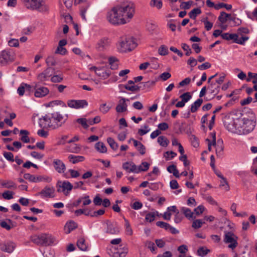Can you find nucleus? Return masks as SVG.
<instances>
[{
    "mask_svg": "<svg viewBox=\"0 0 257 257\" xmlns=\"http://www.w3.org/2000/svg\"><path fill=\"white\" fill-rule=\"evenodd\" d=\"M68 118V114L63 115L59 111H53L40 118L38 121L39 125L42 128L57 130L64 125ZM37 135L42 138H46L49 135V133L44 129H41L38 131Z\"/></svg>",
    "mask_w": 257,
    "mask_h": 257,
    "instance_id": "nucleus-1",
    "label": "nucleus"
},
{
    "mask_svg": "<svg viewBox=\"0 0 257 257\" xmlns=\"http://www.w3.org/2000/svg\"><path fill=\"white\" fill-rule=\"evenodd\" d=\"M135 11L134 5L131 3L118 5L107 13V19L110 23L114 25L124 24L132 19Z\"/></svg>",
    "mask_w": 257,
    "mask_h": 257,
    "instance_id": "nucleus-2",
    "label": "nucleus"
},
{
    "mask_svg": "<svg viewBox=\"0 0 257 257\" xmlns=\"http://www.w3.org/2000/svg\"><path fill=\"white\" fill-rule=\"evenodd\" d=\"M30 239L34 244L43 246L52 245L57 243L55 236L46 233L33 234L30 237Z\"/></svg>",
    "mask_w": 257,
    "mask_h": 257,
    "instance_id": "nucleus-3",
    "label": "nucleus"
},
{
    "mask_svg": "<svg viewBox=\"0 0 257 257\" xmlns=\"http://www.w3.org/2000/svg\"><path fill=\"white\" fill-rule=\"evenodd\" d=\"M150 164L146 162H142L139 166H137L133 162H126L122 164V168L128 173H139L142 171H147L149 168Z\"/></svg>",
    "mask_w": 257,
    "mask_h": 257,
    "instance_id": "nucleus-4",
    "label": "nucleus"
},
{
    "mask_svg": "<svg viewBox=\"0 0 257 257\" xmlns=\"http://www.w3.org/2000/svg\"><path fill=\"white\" fill-rule=\"evenodd\" d=\"M119 50L121 52H126L131 51L135 49L137 44L133 38H123L119 42Z\"/></svg>",
    "mask_w": 257,
    "mask_h": 257,
    "instance_id": "nucleus-5",
    "label": "nucleus"
},
{
    "mask_svg": "<svg viewBox=\"0 0 257 257\" xmlns=\"http://www.w3.org/2000/svg\"><path fill=\"white\" fill-rule=\"evenodd\" d=\"M15 59V53L13 49H9L2 51L0 55V66L12 62Z\"/></svg>",
    "mask_w": 257,
    "mask_h": 257,
    "instance_id": "nucleus-6",
    "label": "nucleus"
},
{
    "mask_svg": "<svg viewBox=\"0 0 257 257\" xmlns=\"http://www.w3.org/2000/svg\"><path fill=\"white\" fill-rule=\"evenodd\" d=\"M26 6L28 9L32 10H39L41 8V11H47L48 8L44 5V0H29Z\"/></svg>",
    "mask_w": 257,
    "mask_h": 257,
    "instance_id": "nucleus-7",
    "label": "nucleus"
},
{
    "mask_svg": "<svg viewBox=\"0 0 257 257\" xmlns=\"http://www.w3.org/2000/svg\"><path fill=\"white\" fill-rule=\"evenodd\" d=\"M106 228L105 233L110 235H116L120 232L118 224L115 221H111L107 220L105 221Z\"/></svg>",
    "mask_w": 257,
    "mask_h": 257,
    "instance_id": "nucleus-8",
    "label": "nucleus"
},
{
    "mask_svg": "<svg viewBox=\"0 0 257 257\" xmlns=\"http://www.w3.org/2000/svg\"><path fill=\"white\" fill-rule=\"evenodd\" d=\"M237 238L238 237L234 233L229 231L225 233L224 241L225 243H229L228 247L233 249L238 244L237 242Z\"/></svg>",
    "mask_w": 257,
    "mask_h": 257,
    "instance_id": "nucleus-9",
    "label": "nucleus"
},
{
    "mask_svg": "<svg viewBox=\"0 0 257 257\" xmlns=\"http://www.w3.org/2000/svg\"><path fill=\"white\" fill-rule=\"evenodd\" d=\"M57 191L58 192H62L65 195H69L70 192L73 189V185L68 181L63 182H58L57 183Z\"/></svg>",
    "mask_w": 257,
    "mask_h": 257,
    "instance_id": "nucleus-10",
    "label": "nucleus"
},
{
    "mask_svg": "<svg viewBox=\"0 0 257 257\" xmlns=\"http://www.w3.org/2000/svg\"><path fill=\"white\" fill-rule=\"evenodd\" d=\"M90 70L94 71L95 74L103 79H107L110 75V70L104 67L97 68L93 66L90 67Z\"/></svg>",
    "mask_w": 257,
    "mask_h": 257,
    "instance_id": "nucleus-11",
    "label": "nucleus"
},
{
    "mask_svg": "<svg viewBox=\"0 0 257 257\" xmlns=\"http://www.w3.org/2000/svg\"><path fill=\"white\" fill-rule=\"evenodd\" d=\"M242 121L244 133L248 134L252 131L254 128L256 124L255 120L243 118Z\"/></svg>",
    "mask_w": 257,
    "mask_h": 257,
    "instance_id": "nucleus-12",
    "label": "nucleus"
},
{
    "mask_svg": "<svg viewBox=\"0 0 257 257\" xmlns=\"http://www.w3.org/2000/svg\"><path fill=\"white\" fill-rule=\"evenodd\" d=\"M67 105L71 108L79 109L88 105V102L85 100H69L67 101Z\"/></svg>",
    "mask_w": 257,
    "mask_h": 257,
    "instance_id": "nucleus-13",
    "label": "nucleus"
},
{
    "mask_svg": "<svg viewBox=\"0 0 257 257\" xmlns=\"http://www.w3.org/2000/svg\"><path fill=\"white\" fill-rule=\"evenodd\" d=\"M35 90L34 95L36 97H43L47 95L49 90L46 87L41 86L39 84H36L34 86Z\"/></svg>",
    "mask_w": 257,
    "mask_h": 257,
    "instance_id": "nucleus-14",
    "label": "nucleus"
},
{
    "mask_svg": "<svg viewBox=\"0 0 257 257\" xmlns=\"http://www.w3.org/2000/svg\"><path fill=\"white\" fill-rule=\"evenodd\" d=\"M55 191L54 187L46 186L37 194L41 195L42 198H53L55 197Z\"/></svg>",
    "mask_w": 257,
    "mask_h": 257,
    "instance_id": "nucleus-15",
    "label": "nucleus"
},
{
    "mask_svg": "<svg viewBox=\"0 0 257 257\" xmlns=\"http://www.w3.org/2000/svg\"><path fill=\"white\" fill-rule=\"evenodd\" d=\"M249 39L248 36H242L238 39V35L236 34H228L227 40H232L233 42L240 45H244L245 42Z\"/></svg>",
    "mask_w": 257,
    "mask_h": 257,
    "instance_id": "nucleus-16",
    "label": "nucleus"
},
{
    "mask_svg": "<svg viewBox=\"0 0 257 257\" xmlns=\"http://www.w3.org/2000/svg\"><path fill=\"white\" fill-rule=\"evenodd\" d=\"M110 41L108 38H102L97 43L96 49L98 51H103L108 48L110 45Z\"/></svg>",
    "mask_w": 257,
    "mask_h": 257,
    "instance_id": "nucleus-17",
    "label": "nucleus"
},
{
    "mask_svg": "<svg viewBox=\"0 0 257 257\" xmlns=\"http://www.w3.org/2000/svg\"><path fill=\"white\" fill-rule=\"evenodd\" d=\"M53 165L55 171L59 174L64 173L66 171V168L65 164L60 159H54Z\"/></svg>",
    "mask_w": 257,
    "mask_h": 257,
    "instance_id": "nucleus-18",
    "label": "nucleus"
},
{
    "mask_svg": "<svg viewBox=\"0 0 257 257\" xmlns=\"http://www.w3.org/2000/svg\"><path fill=\"white\" fill-rule=\"evenodd\" d=\"M16 244L14 242L8 241L0 244V248L3 251L8 253H12L16 248Z\"/></svg>",
    "mask_w": 257,
    "mask_h": 257,
    "instance_id": "nucleus-19",
    "label": "nucleus"
},
{
    "mask_svg": "<svg viewBox=\"0 0 257 257\" xmlns=\"http://www.w3.org/2000/svg\"><path fill=\"white\" fill-rule=\"evenodd\" d=\"M209 84V85L207 87L209 90L208 94L211 96V98H213L219 93L220 86L213 82Z\"/></svg>",
    "mask_w": 257,
    "mask_h": 257,
    "instance_id": "nucleus-20",
    "label": "nucleus"
},
{
    "mask_svg": "<svg viewBox=\"0 0 257 257\" xmlns=\"http://www.w3.org/2000/svg\"><path fill=\"white\" fill-rule=\"evenodd\" d=\"M126 101H128V99L125 98H121L119 100L118 104L115 107V110L118 113H122L127 110V105L126 103Z\"/></svg>",
    "mask_w": 257,
    "mask_h": 257,
    "instance_id": "nucleus-21",
    "label": "nucleus"
},
{
    "mask_svg": "<svg viewBox=\"0 0 257 257\" xmlns=\"http://www.w3.org/2000/svg\"><path fill=\"white\" fill-rule=\"evenodd\" d=\"M216 148V154L218 157H221L223 155L224 149L223 142L221 139H218L216 142V145H213Z\"/></svg>",
    "mask_w": 257,
    "mask_h": 257,
    "instance_id": "nucleus-22",
    "label": "nucleus"
},
{
    "mask_svg": "<svg viewBox=\"0 0 257 257\" xmlns=\"http://www.w3.org/2000/svg\"><path fill=\"white\" fill-rule=\"evenodd\" d=\"M1 186L3 188L7 189H16L17 188L16 184L14 181L10 180L2 181Z\"/></svg>",
    "mask_w": 257,
    "mask_h": 257,
    "instance_id": "nucleus-23",
    "label": "nucleus"
},
{
    "mask_svg": "<svg viewBox=\"0 0 257 257\" xmlns=\"http://www.w3.org/2000/svg\"><path fill=\"white\" fill-rule=\"evenodd\" d=\"M77 227V224L74 221L67 222L65 226L64 230L66 233H69L71 231Z\"/></svg>",
    "mask_w": 257,
    "mask_h": 257,
    "instance_id": "nucleus-24",
    "label": "nucleus"
},
{
    "mask_svg": "<svg viewBox=\"0 0 257 257\" xmlns=\"http://www.w3.org/2000/svg\"><path fill=\"white\" fill-rule=\"evenodd\" d=\"M128 248L125 245L120 248V249L114 252V257H125L128 253Z\"/></svg>",
    "mask_w": 257,
    "mask_h": 257,
    "instance_id": "nucleus-25",
    "label": "nucleus"
},
{
    "mask_svg": "<svg viewBox=\"0 0 257 257\" xmlns=\"http://www.w3.org/2000/svg\"><path fill=\"white\" fill-rule=\"evenodd\" d=\"M69 161L73 164H76L80 162H82L84 160V157L81 156H74L70 155L68 156Z\"/></svg>",
    "mask_w": 257,
    "mask_h": 257,
    "instance_id": "nucleus-26",
    "label": "nucleus"
},
{
    "mask_svg": "<svg viewBox=\"0 0 257 257\" xmlns=\"http://www.w3.org/2000/svg\"><path fill=\"white\" fill-rule=\"evenodd\" d=\"M203 103V99L199 98L196 100L191 106L190 111L193 113L196 112Z\"/></svg>",
    "mask_w": 257,
    "mask_h": 257,
    "instance_id": "nucleus-27",
    "label": "nucleus"
},
{
    "mask_svg": "<svg viewBox=\"0 0 257 257\" xmlns=\"http://www.w3.org/2000/svg\"><path fill=\"white\" fill-rule=\"evenodd\" d=\"M78 247L82 251L87 250L88 246L85 243V240L83 237L80 238L77 242Z\"/></svg>",
    "mask_w": 257,
    "mask_h": 257,
    "instance_id": "nucleus-28",
    "label": "nucleus"
},
{
    "mask_svg": "<svg viewBox=\"0 0 257 257\" xmlns=\"http://www.w3.org/2000/svg\"><path fill=\"white\" fill-rule=\"evenodd\" d=\"M20 134L23 135L22 137L21 138V140L25 143H28L30 142V139L28 137V135L29 134V132L25 130H22L20 131Z\"/></svg>",
    "mask_w": 257,
    "mask_h": 257,
    "instance_id": "nucleus-29",
    "label": "nucleus"
},
{
    "mask_svg": "<svg viewBox=\"0 0 257 257\" xmlns=\"http://www.w3.org/2000/svg\"><path fill=\"white\" fill-rule=\"evenodd\" d=\"M95 148L101 153H105L107 152V148L102 142H99L96 143Z\"/></svg>",
    "mask_w": 257,
    "mask_h": 257,
    "instance_id": "nucleus-30",
    "label": "nucleus"
},
{
    "mask_svg": "<svg viewBox=\"0 0 257 257\" xmlns=\"http://www.w3.org/2000/svg\"><path fill=\"white\" fill-rule=\"evenodd\" d=\"M167 171L170 173H172L174 176L177 178H179L180 175L179 174V171L177 170L176 166L175 165H171L167 167Z\"/></svg>",
    "mask_w": 257,
    "mask_h": 257,
    "instance_id": "nucleus-31",
    "label": "nucleus"
},
{
    "mask_svg": "<svg viewBox=\"0 0 257 257\" xmlns=\"http://www.w3.org/2000/svg\"><path fill=\"white\" fill-rule=\"evenodd\" d=\"M201 13V10L199 8H197L193 9L192 11H191L188 15L189 17L195 20L196 19V17L197 15H200Z\"/></svg>",
    "mask_w": 257,
    "mask_h": 257,
    "instance_id": "nucleus-32",
    "label": "nucleus"
},
{
    "mask_svg": "<svg viewBox=\"0 0 257 257\" xmlns=\"http://www.w3.org/2000/svg\"><path fill=\"white\" fill-rule=\"evenodd\" d=\"M181 211L188 219H190L193 217V213L191 211L190 209L183 207L181 208Z\"/></svg>",
    "mask_w": 257,
    "mask_h": 257,
    "instance_id": "nucleus-33",
    "label": "nucleus"
},
{
    "mask_svg": "<svg viewBox=\"0 0 257 257\" xmlns=\"http://www.w3.org/2000/svg\"><path fill=\"white\" fill-rule=\"evenodd\" d=\"M124 226H125V233L127 235L131 236L133 235V231L132 230V228L131 227V225L129 223V221L128 220H127L125 218H124Z\"/></svg>",
    "mask_w": 257,
    "mask_h": 257,
    "instance_id": "nucleus-34",
    "label": "nucleus"
},
{
    "mask_svg": "<svg viewBox=\"0 0 257 257\" xmlns=\"http://www.w3.org/2000/svg\"><path fill=\"white\" fill-rule=\"evenodd\" d=\"M157 141L161 146L164 147H167L169 142L166 137L163 136L159 137Z\"/></svg>",
    "mask_w": 257,
    "mask_h": 257,
    "instance_id": "nucleus-35",
    "label": "nucleus"
},
{
    "mask_svg": "<svg viewBox=\"0 0 257 257\" xmlns=\"http://www.w3.org/2000/svg\"><path fill=\"white\" fill-rule=\"evenodd\" d=\"M111 108V106L107 105L106 103L101 104L100 105L99 110L103 114L107 113Z\"/></svg>",
    "mask_w": 257,
    "mask_h": 257,
    "instance_id": "nucleus-36",
    "label": "nucleus"
},
{
    "mask_svg": "<svg viewBox=\"0 0 257 257\" xmlns=\"http://www.w3.org/2000/svg\"><path fill=\"white\" fill-rule=\"evenodd\" d=\"M107 142L111 148L113 150H116L118 148V144L115 142L114 139L111 138H108L107 139Z\"/></svg>",
    "mask_w": 257,
    "mask_h": 257,
    "instance_id": "nucleus-37",
    "label": "nucleus"
},
{
    "mask_svg": "<svg viewBox=\"0 0 257 257\" xmlns=\"http://www.w3.org/2000/svg\"><path fill=\"white\" fill-rule=\"evenodd\" d=\"M210 252V250L205 247H200L197 250V254L203 257Z\"/></svg>",
    "mask_w": 257,
    "mask_h": 257,
    "instance_id": "nucleus-38",
    "label": "nucleus"
},
{
    "mask_svg": "<svg viewBox=\"0 0 257 257\" xmlns=\"http://www.w3.org/2000/svg\"><path fill=\"white\" fill-rule=\"evenodd\" d=\"M180 98H181V100L182 101L186 103L190 100V99L192 98V96L190 92H187L181 94L180 96Z\"/></svg>",
    "mask_w": 257,
    "mask_h": 257,
    "instance_id": "nucleus-39",
    "label": "nucleus"
},
{
    "mask_svg": "<svg viewBox=\"0 0 257 257\" xmlns=\"http://www.w3.org/2000/svg\"><path fill=\"white\" fill-rule=\"evenodd\" d=\"M251 78L254 79L252 80V82L253 84H256L257 83V73H252L250 72H248V78L246 79V81H250Z\"/></svg>",
    "mask_w": 257,
    "mask_h": 257,
    "instance_id": "nucleus-40",
    "label": "nucleus"
},
{
    "mask_svg": "<svg viewBox=\"0 0 257 257\" xmlns=\"http://www.w3.org/2000/svg\"><path fill=\"white\" fill-rule=\"evenodd\" d=\"M76 121L80 124L85 129H87L89 127V125L87 124V119L85 118H77L76 120Z\"/></svg>",
    "mask_w": 257,
    "mask_h": 257,
    "instance_id": "nucleus-41",
    "label": "nucleus"
},
{
    "mask_svg": "<svg viewBox=\"0 0 257 257\" xmlns=\"http://www.w3.org/2000/svg\"><path fill=\"white\" fill-rule=\"evenodd\" d=\"M193 2L189 1L188 2H183L180 5V8L184 10H188L190 8L191 6L193 5Z\"/></svg>",
    "mask_w": 257,
    "mask_h": 257,
    "instance_id": "nucleus-42",
    "label": "nucleus"
},
{
    "mask_svg": "<svg viewBox=\"0 0 257 257\" xmlns=\"http://www.w3.org/2000/svg\"><path fill=\"white\" fill-rule=\"evenodd\" d=\"M14 192L9 190L5 191L2 194V196L5 199L10 200L13 198Z\"/></svg>",
    "mask_w": 257,
    "mask_h": 257,
    "instance_id": "nucleus-43",
    "label": "nucleus"
},
{
    "mask_svg": "<svg viewBox=\"0 0 257 257\" xmlns=\"http://www.w3.org/2000/svg\"><path fill=\"white\" fill-rule=\"evenodd\" d=\"M208 18L203 19L201 21L204 23L205 25V28L207 31H209L211 29L213 26V23H211L207 20Z\"/></svg>",
    "mask_w": 257,
    "mask_h": 257,
    "instance_id": "nucleus-44",
    "label": "nucleus"
},
{
    "mask_svg": "<svg viewBox=\"0 0 257 257\" xmlns=\"http://www.w3.org/2000/svg\"><path fill=\"white\" fill-rule=\"evenodd\" d=\"M249 33V30L246 27H240L237 29V33L236 34L238 35V37L240 36L241 37L243 36V34H247Z\"/></svg>",
    "mask_w": 257,
    "mask_h": 257,
    "instance_id": "nucleus-45",
    "label": "nucleus"
},
{
    "mask_svg": "<svg viewBox=\"0 0 257 257\" xmlns=\"http://www.w3.org/2000/svg\"><path fill=\"white\" fill-rule=\"evenodd\" d=\"M150 5L152 7H155L158 9H160L162 7V0H152Z\"/></svg>",
    "mask_w": 257,
    "mask_h": 257,
    "instance_id": "nucleus-46",
    "label": "nucleus"
},
{
    "mask_svg": "<svg viewBox=\"0 0 257 257\" xmlns=\"http://www.w3.org/2000/svg\"><path fill=\"white\" fill-rule=\"evenodd\" d=\"M156 225L166 230H168L170 227V225L169 223L161 221H157L156 222Z\"/></svg>",
    "mask_w": 257,
    "mask_h": 257,
    "instance_id": "nucleus-47",
    "label": "nucleus"
},
{
    "mask_svg": "<svg viewBox=\"0 0 257 257\" xmlns=\"http://www.w3.org/2000/svg\"><path fill=\"white\" fill-rule=\"evenodd\" d=\"M223 8H225L227 10H230L232 8V6L231 5H228L224 3H219V4L216 5L215 6V9L216 10H219Z\"/></svg>",
    "mask_w": 257,
    "mask_h": 257,
    "instance_id": "nucleus-48",
    "label": "nucleus"
},
{
    "mask_svg": "<svg viewBox=\"0 0 257 257\" xmlns=\"http://www.w3.org/2000/svg\"><path fill=\"white\" fill-rule=\"evenodd\" d=\"M63 79V77L62 74L54 75L51 78L52 82L54 83L60 82Z\"/></svg>",
    "mask_w": 257,
    "mask_h": 257,
    "instance_id": "nucleus-49",
    "label": "nucleus"
},
{
    "mask_svg": "<svg viewBox=\"0 0 257 257\" xmlns=\"http://www.w3.org/2000/svg\"><path fill=\"white\" fill-rule=\"evenodd\" d=\"M46 62L48 66H55L56 64V60L54 56H48L46 60Z\"/></svg>",
    "mask_w": 257,
    "mask_h": 257,
    "instance_id": "nucleus-50",
    "label": "nucleus"
},
{
    "mask_svg": "<svg viewBox=\"0 0 257 257\" xmlns=\"http://www.w3.org/2000/svg\"><path fill=\"white\" fill-rule=\"evenodd\" d=\"M205 223V222H203L201 219H196L193 222L192 226L194 228H200L202 224Z\"/></svg>",
    "mask_w": 257,
    "mask_h": 257,
    "instance_id": "nucleus-51",
    "label": "nucleus"
},
{
    "mask_svg": "<svg viewBox=\"0 0 257 257\" xmlns=\"http://www.w3.org/2000/svg\"><path fill=\"white\" fill-rule=\"evenodd\" d=\"M146 245L147 246L148 248H149L153 253H156L155 251L157 249V247L155 246V245L154 242L151 241H147L146 242Z\"/></svg>",
    "mask_w": 257,
    "mask_h": 257,
    "instance_id": "nucleus-52",
    "label": "nucleus"
},
{
    "mask_svg": "<svg viewBox=\"0 0 257 257\" xmlns=\"http://www.w3.org/2000/svg\"><path fill=\"white\" fill-rule=\"evenodd\" d=\"M158 53L162 56L166 55L168 53L167 47L164 45H161L158 50Z\"/></svg>",
    "mask_w": 257,
    "mask_h": 257,
    "instance_id": "nucleus-53",
    "label": "nucleus"
},
{
    "mask_svg": "<svg viewBox=\"0 0 257 257\" xmlns=\"http://www.w3.org/2000/svg\"><path fill=\"white\" fill-rule=\"evenodd\" d=\"M171 77V74L169 72H166L160 74L158 79L164 81L169 79Z\"/></svg>",
    "mask_w": 257,
    "mask_h": 257,
    "instance_id": "nucleus-54",
    "label": "nucleus"
},
{
    "mask_svg": "<svg viewBox=\"0 0 257 257\" xmlns=\"http://www.w3.org/2000/svg\"><path fill=\"white\" fill-rule=\"evenodd\" d=\"M179 160L181 161H182L183 162V164H184L185 167H188V170H189V164H190V162L187 160V156L186 155H183L180 156L179 157Z\"/></svg>",
    "mask_w": 257,
    "mask_h": 257,
    "instance_id": "nucleus-55",
    "label": "nucleus"
},
{
    "mask_svg": "<svg viewBox=\"0 0 257 257\" xmlns=\"http://www.w3.org/2000/svg\"><path fill=\"white\" fill-rule=\"evenodd\" d=\"M155 212H150L146 214L145 219L147 221L151 222L155 220Z\"/></svg>",
    "mask_w": 257,
    "mask_h": 257,
    "instance_id": "nucleus-56",
    "label": "nucleus"
},
{
    "mask_svg": "<svg viewBox=\"0 0 257 257\" xmlns=\"http://www.w3.org/2000/svg\"><path fill=\"white\" fill-rule=\"evenodd\" d=\"M124 88L125 89L132 92L139 91L140 89V87L137 85L129 86L128 85H125Z\"/></svg>",
    "mask_w": 257,
    "mask_h": 257,
    "instance_id": "nucleus-57",
    "label": "nucleus"
},
{
    "mask_svg": "<svg viewBox=\"0 0 257 257\" xmlns=\"http://www.w3.org/2000/svg\"><path fill=\"white\" fill-rule=\"evenodd\" d=\"M4 157L8 161L13 162L14 161V155L11 152H5L4 153Z\"/></svg>",
    "mask_w": 257,
    "mask_h": 257,
    "instance_id": "nucleus-58",
    "label": "nucleus"
},
{
    "mask_svg": "<svg viewBox=\"0 0 257 257\" xmlns=\"http://www.w3.org/2000/svg\"><path fill=\"white\" fill-rule=\"evenodd\" d=\"M182 48L185 51H186L185 55L186 56H189L192 53V51L191 49L190 48L189 46L185 44V43H182L181 44Z\"/></svg>",
    "mask_w": 257,
    "mask_h": 257,
    "instance_id": "nucleus-59",
    "label": "nucleus"
},
{
    "mask_svg": "<svg viewBox=\"0 0 257 257\" xmlns=\"http://www.w3.org/2000/svg\"><path fill=\"white\" fill-rule=\"evenodd\" d=\"M25 83H22L17 89V92L21 96L24 95L25 92Z\"/></svg>",
    "mask_w": 257,
    "mask_h": 257,
    "instance_id": "nucleus-60",
    "label": "nucleus"
},
{
    "mask_svg": "<svg viewBox=\"0 0 257 257\" xmlns=\"http://www.w3.org/2000/svg\"><path fill=\"white\" fill-rule=\"evenodd\" d=\"M183 218V216L182 214L180 213L179 211L177 212L174 218V221L176 223L180 222Z\"/></svg>",
    "mask_w": 257,
    "mask_h": 257,
    "instance_id": "nucleus-61",
    "label": "nucleus"
},
{
    "mask_svg": "<svg viewBox=\"0 0 257 257\" xmlns=\"http://www.w3.org/2000/svg\"><path fill=\"white\" fill-rule=\"evenodd\" d=\"M157 26L153 23H149L147 25V30L150 32L153 33L154 31L156 30Z\"/></svg>",
    "mask_w": 257,
    "mask_h": 257,
    "instance_id": "nucleus-62",
    "label": "nucleus"
},
{
    "mask_svg": "<svg viewBox=\"0 0 257 257\" xmlns=\"http://www.w3.org/2000/svg\"><path fill=\"white\" fill-rule=\"evenodd\" d=\"M158 59L156 58H152L151 60V63L152 65V68L154 69H157L159 67V64L157 61Z\"/></svg>",
    "mask_w": 257,
    "mask_h": 257,
    "instance_id": "nucleus-63",
    "label": "nucleus"
},
{
    "mask_svg": "<svg viewBox=\"0 0 257 257\" xmlns=\"http://www.w3.org/2000/svg\"><path fill=\"white\" fill-rule=\"evenodd\" d=\"M67 50L62 47H57L56 50L55 51V54H59L62 55H65L67 53Z\"/></svg>",
    "mask_w": 257,
    "mask_h": 257,
    "instance_id": "nucleus-64",
    "label": "nucleus"
}]
</instances>
